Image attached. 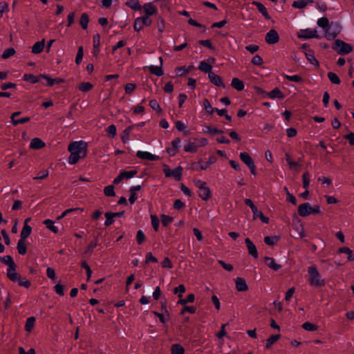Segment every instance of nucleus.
Here are the masks:
<instances>
[{"mask_svg": "<svg viewBox=\"0 0 354 354\" xmlns=\"http://www.w3.org/2000/svg\"><path fill=\"white\" fill-rule=\"evenodd\" d=\"M45 146V143L39 138H33L30 144V148L33 149H40Z\"/></svg>", "mask_w": 354, "mask_h": 354, "instance_id": "18", "label": "nucleus"}, {"mask_svg": "<svg viewBox=\"0 0 354 354\" xmlns=\"http://www.w3.org/2000/svg\"><path fill=\"white\" fill-rule=\"evenodd\" d=\"M240 159L243 162H244L248 167L254 164V161L250 155L246 152H242L240 153Z\"/></svg>", "mask_w": 354, "mask_h": 354, "instance_id": "23", "label": "nucleus"}, {"mask_svg": "<svg viewBox=\"0 0 354 354\" xmlns=\"http://www.w3.org/2000/svg\"><path fill=\"white\" fill-rule=\"evenodd\" d=\"M198 196L202 200H208L211 197L209 188L207 185L204 187H200V189H198Z\"/></svg>", "mask_w": 354, "mask_h": 354, "instance_id": "16", "label": "nucleus"}, {"mask_svg": "<svg viewBox=\"0 0 354 354\" xmlns=\"http://www.w3.org/2000/svg\"><path fill=\"white\" fill-rule=\"evenodd\" d=\"M157 26L159 32H162L164 31L165 27V20L161 17H159L157 19Z\"/></svg>", "mask_w": 354, "mask_h": 354, "instance_id": "61", "label": "nucleus"}, {"mask_svg": "<svg viewBox=\"0 0 354 354\" xmlns=\"http://www.w3.org/2000/svg\"><path fill=\"white\" fill-rule=\"evenodd\" d=\"M35 323V318L34 317H30L26 319V325H25V329L28 332H30Z\"/></svg>", "mask_w": 354, "mask_h": 354, "instance_id": "34", "label": "nucleus"}, {"mask_svg": "<svg viewBox=\"0 0 354 354\" xmlns=\"http://www.w3.org/2000/svg\"><path fill=\"white\" fill-rule=\"evenodd\" d=\"M284 77L288 81L295 82L297 83H300V82H303L302 77L299 75H286L284 76Z\"/></svg>", "mask_w": 354, "mask_h": 354, "instance_id": "41", "label": "nucleus"}, {"mask_svg": "<svg viewBox=\"0 0 354 354\" xmlns=\"http://www.w3.org/2000/svg\"><path fill=\"white\" fill-rule=\"evenodd\" d=\"M313 3V0H297L293 1L292 7L295 8H304L308 3Z\"/></svg>", "mask_w": 354, "mask_h": 354, "instance_id": "21", "label": "nucleus"}, {"mask_svg": "<svg viewBox=\"0 0 354 354\" xmlns=\"http://www.w3.org/2000/svg\"><path fill=\"white\" fill-rule=\"evenodd\" d=\"M303 187L307 188L310 184V175L308 172H304L302 174Z\"/></svg>", "mask_w": 354, "mask_h": 354, "instance_id": "57", "label": "nucleus"}, {"mask_svg": "<svg viewBox=\"0 0 354 354\" xmlns=\"http://www.w3.org/2000/svg\"><path fill=\"white\" fill-rule=\"evenodd\" d=\"M92 88L93 85L90 82H82L78 86L79 90L82 92L88 91L91 90Z\"/></svg>", "mask_w": 354, "mask_h": 354, "instance_id": "42", "label": "nucleus"}, {"mask_svg": "<svg viewBox=\"0 0 354 354\" xmlns=\"http://www.w3.org/2000/svg\"><path fill=\"white\" fill-rule=\"evenodd\" d=\"M171 354H184L185 349L180 344H174L171 347Z\"/></svg>", "mask_w": 354, "mask_h": 354, "instance_id": "33", "label": "nucleus"}, {"mask_svg": "<svg viewBox=\"0 0 354 354\" xmlns=\"http://www.w3.org/2000/svg\"><path fill=\"white\" fill-rule=\"evenodd\" d=\"M142 21H141L140 17H137L135 19L134 24H133V29L135 31L138 32L143 28L144 25L142 24Z\"/></svg>", "mask_w": 354, "mask_h": 354, "instance_id": "47", "label": "nucleus"}, {"mask_svg": "<svg viewBox=\"0 0 354 354\" xmlns=\"http://www.w3.org/2000/svg\"><path fill=\"white\" fill-rule=\"evenodd\" d=\"M151 225L156 232L158 231L159 219L156 215H151Z\"/></svg>", "mask_w": 354, "mask_h": 354, "instance_id": "56", "label": "nucleus"}, {"mask_svg": "<svg viewBox=\"0 0 354 354\" xmlns=\"http://www.w3.org/2000/svg\"><path fill=\"white\" fill-rule=\"evenodd\" d=\"M0 261L8 266V268H11L13 266H17L13 259L11 256L7 255L4 257L0 256Z\"/></svg>", "mask_w": 354, "mask_h": 354, "instance_id": "24", "label": "nucleus"}, {"mask_svg": "<svg viewBox=\"0 0 354 354\" xmlns=\"http://www.w3.org/2000/svg\"><path fill=\"white\" fill-rule=\"evenodd\" d=\"M327 76H328V79L330 80V81L333 84H340V82H341L340 79L335 73L329 72V73H328Z\"/></svg>", "mask_w": 354, "mask_h": 354, "instance_id": "39", "label": "nucleus"}, {"mask_svg": "<svg viewBox=\"0 0 354 354\" xmlns=\"http://www.w3.org/2000/svg\"><path fill=\"white\" fill-rule=\"evenodd\" d=\"M192 68V66H189L188 68H186L185 66L177 67L176 68V75H178L179 76L185 75L186 73H187L189 71L190 68Z\"/></svg>", "mask_w": 354, "mask_h": 354, "instance_id": "52", "label": "nucleus"}, {"mask_svg": "<svg viewBox=\"0 0 354 354\" xmlns=\"http://www.w3.org/2000/svg\"><path fill=\"white\" fill-rule=\"evenodd\" d=\"M40 79L41 77H39V75L38 77H36L34 75L30 73H26L23 77V80L24 81L30 82L32 84L38 82Z\"/></svg>", "mask_w": 354, "mask_h": 354, "instance_id": "28", "label": "nucleus"}, {"mask_svg": "<svg viewBox=\"0 0 354 354\" xmlns=\"http://www.w3.org/2000/svg\"><path fill=\"white\" fill-rule=\"evenodd\" d=\"M281 337V335H271L266 341V347L269 348L271 346L275 343L279 338Z\"/></svg>", "mask_w": 354, "mask_h": 354, "instance_id": "36", "label": "nucleus"}, {"mask_svg": "<svg viewBox=\"0 0 354 354\" xmlns=\"http://www.w3.org/2000/svg\"><path fill=\"white\" fill-rule=\"evenodd\" d=\"M159 59H160V65L159 66H155L151 65L147 67L151 74H153L158 77L162 76L163 75V71L162 69V59L160 57L159 58Z\"/></svg>", "mask_w": 354, "mask_h": 354, "instance_id": "10", "label": "nucleus"}, {"mask_svg": "<svg viewBox=\"0 0 354 354\" xmlns=\"http://www.w3.org/2000/svg\"><path fill=\"white\" fill-rule=\"evenodd\" d=\"M339 32V28L336 26L335 29L332 27L328 28L325 32V36L328 40L334 39Z\"/></svg>", "mask_w": 354, "mask_h": 354, "instance_id": "14", "label": "nucleus"}, {"mask_svg": "<svg viewBox=\"0 0 354 354\" xmlns=\"http://www.w3.org/2000/svg\"><path fill=\"white\" fill-rule=\"evenodd\" d=\"M134 126H129L127 127L122 133L121 139L124 143L129 140V136Z\"/></svg>", "mask_w": 354, "mask_h": 354, "instance_id": "38", "label": "nucleus"}, {"mask_svg": "<svg viewBox=\"0 0 354 354\" xmlns=\"http://www.w3.org/2000/svg\"><path fill=\"white\" fill-rule=\"evenodd\" d=\"M196 308L194 307V306H185L182 310H181V312H180V314L181 315H183L185 314L186 312L187 313H189L191 314H194L196 313Z\"/></svg>", "mask_w": 354, "mask_h": 354, "instance_id": "63", "label": "nucleus"}, {"mask_svg": "<svg viewBox=\"0 0 354 354\" xmlns=\"http://www.w3.org/2000/svg\"><path fill=\"white\" fill-rule=\"evenodd\" d=\"M88 21H89L88 15L85 12L82 13L81 15V17H80V23L82 28L84 30H86L87 28Z\"/></svg>", "mask_w": 354, "mask_h": 354, "instance_id": "35", "label": "nucleus"}, {"mask_svg": "<svg viewBox=\"0 0 354 354\" xmlns=\"http://www.w3.org/2000/svg\"><path fill=\"white\" fill-rule=\"evenodd\" d=\"M208 77L209 79V81L214 85L217 86H222L225 87L222 78L218 76V75H216L215 73H209Z\"/></svg>", "mask_w": 354, "mask_h": 354, "instance_id": "13", "label": "nucleus"}, {"mask_svg": "<svg viewBox=\"0 0 354 354\" xmlns=\"http://www.w3.org/2000/svg\"><path fill=\"white\" fill-rule=\"evenodd\" d=\"M15 54V50L13 48H9L4 50L1 55V58L6 59L13 56Z\"/></svg>", "mask_w": 354, "mask_h": 354, "instance_id": "40", "label": "nucleus"}, {"mask_svg": "<svg viewBox=\"0 0 354 354\" xmlns=\"http://www.w3.org/2000/svg\"><path fill=\"white\" fill-rule=\"evenodd\" d=\"M248 253L252 255L254 258L258 257V252L254 244L251 241L249 238H246L245 240Z\"/></svg>", "mask_w": 354, "mask_h": 354, "instance_id": "11", "label": "nucleus"}, {"mask_svg": "<svg viewBox=\"0 0 354 354\" xmlns=\"http://www.w3.org/2000/svg\"><path fill=\"white\" fill-rule=\"evenodd\" d=\"M298 37L304 39L317 38V30L311 29L301 30Z\"/></svg>", "mask_w": 354, "mask_h": 354, "instance_id": "8", "label": "nucleus"}, {"mask_svg": "<svg viewBox=\"0 0 354 354\" xmlns=\"http://www.w3.org/2000/svg\"><path fill=\"white\" fill-rule=\"evenodd\" d=\"M172 221H173V218L172 217H171L169 216H167V215H165V214L161 215V222H162V225L167 226Z\"/></svg>", "mask_w": 354, "mask_h": 354, "instance_id": "54", "label": "nucleus"}, {"mask_svg": "<svg viewBox=\"0 0 354 354\" xmlns=\"http://www.w3.org/2000/svg\"><path fill=\"white\" fill-rule=\"evenodd\" d=\"M308 283L313 287H322L325 285V281L322 278L317 268L313 266L308 268Z\"/></svg>", "mask_w": 354, "mask_h": 354, "instance_id": "2", "label": "nucleus"}, {"mask_svg": "<svg viewBox=\"0 0 354 354\" xmlns=\"http://www.w3.org/2000/svg\"><path fill=\"white\" fill-rule=\"evenodd\" d=\"M84 56V50L82 46L78 48L77 53L75 58V63L80 64Z\"/></svg>", "mask_w": 354, "mask_h": 354, "instance_id": "53", "label": "nucleus"}, {"mask_svg": "<svg viewBox=\"0 0 354 354\" xmlns=\"http://www.w3.org/2000/svg\"><path fill=\"white\" fill-rule=\"evenodd\" d=\"M264 261L266 266L274 271H277L281 268V265L276 263L272 257H266Z\"/></svg>", "mask_w": 354, "mask_h": 354, "instance_id": "15", "label": "nucleus"}, {"mask_svg": "<svg viewBox=\"0 0 354 354\" xmlns=\"http://www.w3.org/2000/svg\"><path fill=\"white\" fill-rule=\"evenodd\" d=\"M212 66L205 62V61H202L200 62V64L198 66V69L204 73H207L208 75L209 73H212Z\"/></svg>", "mask_w": 354, "mask_h": 354, "instance_id": "29", "label": "nucleus"}, {"mask_svg": "<svg viewBox=\"0 0 354 354\" xmlns=\"http://www.w3.org/2000/svg\"><path fill=\"white\" fill-rule=\"evenodd\" d=\"M104 215H105V217H106V221L104 222V225L105 226H109L111 224H113V222H114V220H113V216H111V215H112L111 214V212H106Z\"/></svg>", "mask_w": 354, "mask_h": 354, "instance_id": "60", "label": "nucleus"}, {"mask_svg": "<svg viewBox=\"0 0 354 354\" xmlns=\"http://www.w3.org/2000/svg\"><path fill=\"white\" fill-rule=\"evenodd\" d=\"M68 150L71 153L68 162L71 165H75L80 158L86 156L87 145L84 141L73 142L69 144Z\"/></svg>", "mask_w": 354, "mask_h": 354, "instance_id": "1", "label": "nucleus"}, {"mask_svg": "<svg viewBox=\"0 0 354 354\" xmlns=\"http://www.w3.org/2000/svg\"><path fill=\"white\" fill-rule=\"evenodd\" d=\"M251 63L256 66H260L263 64V59L259 55H256L252 57Z\"/></svg>", "mask_w": 354, "mask_h": 354, "instance_id": "64", "label": "nucleus"}, {"mask_svg": "<svg viewBox=\"0 0 354 354\" xmlns=\"http://www.w3.org/2000/svg\"><path fill=\"white\" fill-rule=\"evenodd\" d=\"M104 193L106 196H114L115 195L113 185H108L104 187Z\"/></svg>", "mask_w": 354, "mask_h": 354, "instance_id": "50", "label": "nucleus"}, {"mask_svg": "<svg viewBox=\"0 0 354 354\" xmlns=\"http://www.w3.org/2000/svg\"><path fill=\"white\" fill-rule=\"evenodd\" d=\"M43 223L46 225V227L52 231L53 232L57 234L59 231L58 227L54 225V222L50 219H46L44 221Z\"/></svg>", "mask_w": 354, "mask_h": 354, "instance_id": "30", "label": "nucleus"}, {"mask_svg": "<svg viewBox=\"0 0 354 354\" xmlns=\"http://www.w3.org/2000/svg\"><path fill=\"white\" fill-rule=\"evenodd\" d=\"M183 168L178 167L175 169L172 170L171 176H174L176 180H180L182 176Z\"/></svg>", "mask_w": 354, "mask_h": 354, "instance_id": "44", "label": "nucleus"}, {"mask_svg": "<svg viewBox=\"0 0 354 354\" xmlns=\"http://www.w3.org/2000/svg\"><path fill=\"white\" fill-rule=\"evenodd\" d=\"M329 21L326 17H322L318 19L317 25L323 28H325L328 26Z\"/></svg>", "mask_w": 354, "mask_h": 354, "instance_id": "58", "label": "nucleus"}, {"mask_svg": "<svg viewBox=\"0 0 354 354\" xmlns=\"http://www.w3.org/2000/svg\"><path fill=\"white\" fill-rule=\"evenodd\" d=\"M236 288L238 291L244 292L248 290L245 280L241 277L235 279Z\"/></svg>", "mask_w": 354, "mask_h": 354, "instance_id": "12", "label": "nucleus"}, {"mask_svg": "<svg viewBox=\"0 0 354 354\" xmlns=\"http://www.w3.org/2000/svg\"><path fill=\"white\" fill-rule=\"evenodd\" d=\"M149 106L153 110L156 111L158 113L162 112V109L156 100H150Z\"/></svg>", "mask_w": 354, "mask_h": 354, "instance_id": "46", "label": "nucleus"}, {"mask_svg": "<svg viewBox=\"0 0 354 354\" xmlns=\"http://www.w3.org/2000/svg\"><path fill=\"white\" fill-rule=\"evenodd\" d=\"M333 49L337 50L339 54H348L353 50V47L351 44L344 42L340 39H336Z\"/></svg>", "mask_w": 354, "mask_h": 354, "instance_id": "4", "label": "nucleus"}, {"mask_svg": "<svg viewBox=\"0 0 354 354\" xmlns=\"http://www.w3.org/2000/svg\"><path fill=\"white\" fill-rule=\"evenodd\" d=\"M145 240V235L142 230H138L136 234V241L139 245L142 244Z\"/></svg>", "mask_w": 354, "mask_h": 354, "instance_id": "62", "label": "nucleus"}, {"mask_svg": "<svg viewBox=\"0 0 354 354\" xmlns=\"http://www.w3.org/2000/svg\"><path fill=\"white\" fill-rule=\"evenodd\" d=\"M45 40L42 39L40 41L36 42L32 47V53L34 54H39L44 50Z\"/></svg>", "mask_w": 354, "mask_h": 354, "instance_id": "19", "label": "nucleus"}, {"mask_svg": "<svg viewBox=\"0 0 354 354\" xmlns=\"http://www.w3.org/2000/svg\"><path fill=\"white\" fill-rule=\"evenodd\" d=\"M195 296L194 294H189L185 299H180L178 301L179 304L185 305L187 303H192L194 301Z\"/></svg>", "mask_w": 354, "mask_h": 354, "instance_id": "45", "label": "nucleus"}, {"mask_svg": "<svg viewBox=\"0 0 354 354\" xmlns=\"http://www.w3.org/2000/svg\"><path fill=\"white\" fill-rule=\"evenodd\" d=\"M279 240V236H265L264 242L266 244L272 246L276 244V243Z\"/></svg>", "mask_w": 354, "mask_h": 354, "instance_id": "37", "label": "nucleus"}, {"mask_svg": "<svg viewBox=\"0 0 354 354\" xmlns=\"http://www.w3.org/2000/svg\"><path fill=\"white\" fill-rule=\"evenodd\" d=\"M252 4L256 6L259 12L262 14V15L266 19H270V16L269 15L266 8L261 3L257 1H253Z\"/></svg>", "mask_w": 354, "mask_h": 354, "instance_id": "17", "label": "nucleus"}, {"mask_svg": "<svg viewBox=\"0 0 354 354\" xmlns=\"http://www.w3.org/2000/svg\"><path fill=\"white\" fill-rule=\"evenodd\" d=\"M306 59L313 65H318L319 62L314 56V53L310 49H308L305 52Z\"/></svg>", "mask_w": 354, "mask_h": 354, "instance_id": "26", "label": "nucleus"}, {"mask_svg": "<svg viewBox=\"0 0 354 354\" xmlns=\"http://www.w3.org/2000/svg\"><path fill=\"white\" fill-rule=\"evenodd\" d=\"M265 40L268 44H277L279 40L278 32L275 30L271 29L266 33Z\"/></svg>", "mask_w": 354, "mask_h": 354, "instance_id": "5", "label": "nucleus"}, {"mask_svg": "<svg viewBox=\"0 0 354 354\" xmlns=\"http://www.w3.org/2000/svg\"><path fill=\"white\" fill-rule=\"evenodd\" d=\"M231 85L238 91H241L244 89V84L243 81L236 77L232 79Z\"/></svg>", "mask_w": 354, "mask_h": 354, "instance_id": "22", "label": "nucleus"}, {"mask_svg": "<svg viewBox=\"0 0 354 354\" xmlns=\"http://www.w3.org/2000/svg\"><path fill=\"white\" fill-rule=\"evenodd\" d=\"M302 328L308 331H314L317 329V326L310 322H306L302 324Z\"/></svg>", "mask_w": 354, "mask_h": 354, "instance_id": "51", "label": "nucleus"}, {"mask_svg": "<svg viewBox=\"0 0 354 354\" xmlns=\"http://www.w3.org/2000/svg\"><path fill=\"white\" fill-rule=\"evenodd\" d=\"M286 162H288L290 169H294L297 167L301 166V164H299V162L293 161L290 158V156L288 154H286Z\"/></svg>", "mask_w": 354, "mask_h": 354, "instance_id": "49", "label": "nucleus"}, {"mask_svg": "<svg viewBox=\"0 0 354 354\" xmlns=\"http://www.w3.org/2000/svg\"><path fill=\"white\" fill-rule=\"evenodd\" d=\"M338 252L340 254L341 253L346 254L348 255V259L349 261L354 260V253L349 248H347V247L340 248L338 250Z\"/></svg>", "mask_w": 354, "mask_h": 354, "instance_id": "31", "label": "nucleus"}, {"mask_svg": "<svg viewBox=\"0 0 354 354\" xmlns=\"http://www.w3.org/2000/svg\"><path fill=\"white\" fill-rule=\"evenodd\" d=\"M16 267L17 266H13L8 268V278L13 282H17L19 286H20L29 288L30 286V282L28 280H26L25 279H24L23 280L21 279V276L15 272Z\"/></svg>", "mask_w": 354, "mask_h": 354, "instance_id": "3", "label": "nucleus"}, {"mask_svg": "<svg viewBox=\"0 0 354 354\" xmlns=\"http://www.w3.org/2000/svg\"><path fill=\"white\" fill-rule=\"evenodd\" d=\"M32 227L26 223H24L20 234V239L26 240L31 234Z\"/></svg>", "mask_w": 354, "mask_h": 354, "instance_id": "20", "label": "nucleus"}, {"mask_svg": "<svg viewBox=\"0 0 354 354\" xmlns=\"http://www.w3.org/2000/svg\"><path fill=\"white\" fill-rule=\"evenodd\" d=\"M204 132L213 135L216 133H222L223 131L216 128H214L210 126H207L205 127V130H204Z\"/></svg>", "mask_w": 354, "mask_h": 354, "instance_id": "55", "label": "nucleus"}, {"mask_svg": "<svg viewBox=\"0 0 354 354\" xmlns=\"http://www.w3.org/2000/svg\"><path fill=\"white\" fill-rule=\"evenodd\" d=\"M17 249L19 254L21 255H24L26 253V245L24 240H19L17 245Z\"/></svg>", "mask_w": 354, "mask_h": 354, "instance_id": "32", "label": "nucleus"}, {"mask_svg": "<svg viewBox=\"0 0 354 354\" xmlns=\"http://www.w3.org/2000/svg\"><path fill=\"white\" fill-rule=\"evenodd\" d=\"M203 106H204V109L206 111V112L208 113V114H212L213 113V112L215 110V108H213L210 104V102H209V100L207 99H205L203 100Z\"/></svg>", "mask_w": 354, "mask_h": 354, "instance_id": "43", "label": "nucleus"}, {"mask_svg": "<svg viewBox=\"0 0 354 354\" xmlns=\"http://www.w3.org/2000/svg\"><path fill=\"white\" fill-rule=\"evenodd\" d=\"M136 156L142 160H157L159 159L158 156L150 153L147 151H138L136 153Z\"/></svg>", "mask_w": 354, "mask_h": 354, "instance_id": "9", "label": "nucleus"}, {"mask_svg": "<svg viewBox=\"0 0 354 354\" xmlns=\"http://www.w3.org/2000/svg\"><path fill=\"white\" fill-rule=\"evenodd\" d=\"M126 5L134 10H140L142 7L138 0H128Z\"/></svg>", "mask_w": 354, "mask_h": 354, "instance_id": "25", "label": "nucleus"}, {"mask_svg": "<svg viewBox=\"0 0 354 354\" xmlns=\"http://www.w3.org/2000/svg\"><path fill=\"white\" fill-rule=\"evenodd\" d=\"M136 88V86L135 84L128 83L124 86L125 92L127 94L131 95L134 91Z\"/></svg>", "mask_w": 354, "mask_h": 354, "instance_id": "59", "label": "nucleus"}, {"mask_svg": "<svg viewBox=\"0 0 354 354\" xmlns=\"http://www.w3.org/2000/svg\"><path fill=\"white\" fill-rule=\"evenodd\" d=\"M268 95L270 98H279V99H283L284 97L283 94L280 91L279 88H274L272 91H270L269 93H268Z\"/></svg>", "mask_w": 354, "mask_h": 354, "instance_id": "27", "label": "nucleus"}, {"mask_svg": "<svg viewBox=\"0 0 354 354\" xmlns=\"http://www.w3.org/2000/svg\"><path fill=\"white\" fill-rule=\"evenodd\" d=\"M145 16L151 17L158 13V8L151 3H147L142 7Z\"/></svg>", "mask_w": 354, "mask_h": 354, "instance_id": "6", "label": "nucleus"}, {"mask_svg": "<svg viewBox=\"0 0 354 354\" xmlns=\"http://www.w3.org/2000/svg\"><path fill=\"white\" fill-rule=\"evenodd\" d=\"M311 205L309 203H304L298 207V214L300 216L306 217L311 214Z\"/></svg>", "mask_w": 354, "mask_h": 354, "instance_id": "7", "label": "nucleus"}, {"mask_svg": "<svg viewBox=\"0 0 354 354\" xmlns=\"http://www.w3.org/2000/svg\"><path fill=\"white\" fill-rule=\"evenodd\" d=\"M123 177V178L129 179L133 178L136 174V170H131V171H123L120 173Z\"/></svg>", "mask_w": 354, "mask_h": 354, "instance_id": "48", "label": "nucleus"}]
</instances>
